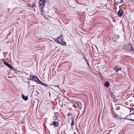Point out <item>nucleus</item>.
<instances>
[{
	"label": "nucleus",
	"instance_id": "obj_7",
	"mask_svg": "<svg viewBox=\"0 0 134 134\" xmlns=\"http://www.w3.org/2000/svg\"><path fill=\"white\" fill-rule=\"evenodd\" d=\"M46 2H43V1H40L39 2V7L40 8H44V3Z\"/></svg>",
	"mask_w": 134,
	"mask_h": 134
},
{
	"label": "nucleus",
	"instance_id": "obj_20",
	"mask_svg": "<svg viewBox=\"0 0 134 134\" xmlns=\"http://www.w3.org/2000/svg\"><path fill=\"white\" fill-rule=\"evenodd\" d=\"M35 3H33L32 5L31 6V7L33 8L35 7Z\"/></svg>",
	"mask_w": 134,
	"mask_h": 134
},
{
	"label": "nucleus",
	"instance_id": "obj_13",
	"mask_svg": "<svg viewBox=\"0 0 134 134\" xmlns=\"http://www.w3.org/2000/svg\"><path fill=\"white\" fill-rule=\"evenodd\" d=\"M38 82H39V84H40L41 85H43L44 86L46 87H47L48 86L47 84H46L45 83L42 82L41 81H39Z\"/></svg>",
	"mask_w": 134,
	"mask_h": 134
},
{
	"label": "nucleus",
	"instance_id": "obj_15",
	"mask_svg": "<svg viewBox=\"0 0 134 134\" xmlns=\"http://www.w3.org/2000/svg\"><path fill=\"white\" fill-rule=\"evenodd\" d=\"M74 118H72V120L71 123V126H73L74 124Z\"/></svg>",
	"mask_w": 134,
	"mask_h": 134
},
{
	"label": "nucleus",
	"instance_id": "obj_4",
	"mask_svg": "<svg viewBox=\"0 0 134 134\" xmlns=\"http://www.w3.org/2000/svg\"><path fill=\"white\" fill-rule=\"evenodd\" d=\"M126 119L128 120L134 121V115L129 114L125 117Z\"/></svg>",
	"mask_w": 134,
	"mask_h": 134
},
{
	"label": "nucleus",
	"instance_id": "obj_1",
	"mask_svg": "<svg viewBox=\"0 0 134 134\" xmlns=\"http://www.w3.org/2000/svg\"><path fill=\"white\" fill-rule=\"evenodd\" d=\"M29 80L35 81L38 84H39V81H40L37 77L35 76L30 77Z\"/></svg>",
	"mask_w": 134,
	"mask_h": 134
},
{
	"label": "nucleus",
	"instance_id": "obj_27",
	"mask_svg": "<svg viewBox=\"0 0 134 134\" xmlns=\"http://www.w3.org/2000/svg\"><path fill=\"white\" fill-rule=\"evenodd\" d=\"M53 120H55V119H53Z\"/></svg>",
	"mask_w": 134,
	"mask_h": 134
},
{
	"label": "nucleus",
	"instance_id": "obj_24",
	"mask_svg": "<svg viewBox=\"0 0 134 134\" xmlns=\"http://www.w3.org/2000/svg\"><path fill=\"white\" fill-rule=\"evenodd\" d=\"M87 65H89V63L88 62H87Z\"/></svg>",
	"mask_w": 134,
	"mask_h": 134
},
{
	"label": "nucleus",
	"instance_id": "obj_3",
	"mask_svg": "<svg viewBox=\"0 0 134 134\" xmlns=\"http://www.w3.org/2000/svg\"><path fill=\"white\" fill-rule=\"evenodd\" d=\"M63 39L62 36H60L59 37H58L57 39V41L58 43H59L63 45V44L62 43V39ZM64 45L66 46V43L64 42Z\"/></svg>",
	"mask_w": 134,
	"mask_h": 134
},
{
	"label": "nucleus",
	"instance_id": "obj_10",
	"mask_svg": "<svg viewBox=\"0 0 134 134\" xmlns=\"http://www.w3.org/2000/svg\"><path fill=\"white\" fill-rule=\"evenodd\" d=\"M44 8H40V10L41 11V14L42 15H44L45 14V13L44 9Z\"/></svg>",
	"mask_w": 134,
	"mask_h": 134
},
{
	"label": "nucleus",
	"instance_id": "obj_25",
	"mask_svg": "<svg viewBox=\"0 0 134 134\" xmlns=\"http://www.w3.org/2000/svg\"><path fill=\"white\" fill-rule=\"evenodd\" d=\"M28 5H28V6L29 7H30L31 6V5L30 4H29Z\"/></svg>",
	"mask_w": 134,
	"mask_h": 134
},
{
	"label": "nucleus",
	"instance_id": "obj_5",
	"mask_svg": "<svg viewBox=\"0 0 134 134\" xmlns=\"http://www.w3.org/2000/svg\"><path fill=\"white\" fill-rule=\"evenodd\" d=\"M124 48L126 50L131 51L133 48L131 44H129L127 46L124 47Z\"/></svg>",
	"mask_w": 134,
	"mask_h": 134
},
{
	"label": "nucleus",
	"instance_id": "obj_2",
	"mask_svg": "<svg viewBox=\"0 0 134 134\" xmlns=\"http://www.w3.org/2000/svg\"><path fill=\"white\" fill-rule=\"evenodd\" d=\"M73 106L76 108V106H77L81 109L82 107V103L80 102L75 101L74 102Z\"/></svg>",
	"mask_w": 134,
	"mask_h": 134
},
{
	"label": "nucleus",
	"instance_id": "obj_12",
	"mask_svg": "<svg viewBox=\"0 0 134 134\" xmlns=\"http://www.w3.org/2000/svg\"><path fill=\"white\" fill-rule=\"evenodd\" d=\"M22 98L25 100H27L28 99V97L27 96H25L23 94H22L21 95Z\"/></svg>",
	"mask_w": 134,
	"mask_h": 134
},
{
	"label": "nucleus",
	"instance_id": "obj_9",
	"mask_svg": "<svg viewBox=\"0 0 134 134\" xmlns=\"http://www.w3.org/2000/svg\"><path fill=\"white\" fill-rule=\"evenodd\" d=\"M123 10H121V8H120V10L118 11V14L119 16L120 17L122 16L123 13Z\"/></svg>",
	"mask_w": 134,
	"mask_h": 134
},
{
	"label": "nucleus",
	"instance_id": "obj_8",
	"mask_svg": "<svg viewBox=\"0 0 134 134\" xmlns=\"http://www.w3.org/2000/svg\"><path fill=\"white\" fill-rule=\"evenodd\" d=\"M114 68L115 70L117 72H118L119 71L121 70V68L119 66H115Z\"/></svg>",
	"mask_w": 134,
	"mask_h": 134
},
{
	"label": "nucleus",
	"instance_id": "obj_23",
	"mask_svg": "<svg viewBox=\"0 0 134 134\" xmlns=\"http://www.w3.org/2000/svg\"><path fill=\"white\" fill-rule=\"evenodd\" d=\"M84 59L87 62L88 60H87L85 58H84Z\"/></svg>",
	"mask_w": 134,
	"mask_h": 134
},
{
	"label": "nucleus",
	"instance_id": "obj_21",
	"mask_svg": "<svg viewBox=\"0 0 134 134\" xmlns=\"http://www.w3.org/2000/svg\"><path fill=\"white\" fill-rule=\"evenodd\" d=\"M40 1H43V2H46V0H39Z\"/></svg>",
	"mask_w": 134,
	"mask_h": 134
},
{
	"label": "nucleus",
	"instance_id": "obj_16",
	"mask_svg": "<svg viewBox=\"0 0 134 134\" xmlns=\"http://www.w3.org/2000/svg\"><path fill=\"white\" fill-rule=\"evenodd\" d=\"M68 116H69V119H71L70 118V116H71V117H72V114L71 113H68Z\"/></svg>",
	"mask_w": 134,
	"mask_h": 134
},
{
	"label": "nucleus",
	"instance_id": "obj_14",
	"mask_svg": "<svg viewBox=\"0 0 134 134\" xmlns=\"http://www.w3.org/2000/svg\"><path fill=\"white\" fill-rule=\"evenodd\" d=\"M104 85L107 87H108L110 85V84L109 82L108 81H107L104 83Z\"/></svg>",
	"mask_w": 134,
	"mask_h": 134
},
{
	"label": "nucleus",
	"instance_id": "obj_11",
	"mask_svg": "<svg viewBox=\"0 0 134 134\" xmlns=\"http://www.w3.org/2000/svg\"><path fill=\"white\" fill-rule=\"evenodd\" d=\"M53 125L55 127H58L59 125V123L57 122H56L55 121H53Z\"/></svg>",
	"mask_w": 134,
	"mask_h": 134
},
{
	"label": "nucleus",
	"instance_id": "obj_19",
	"mask_svg": "<svg viewBox=\"0 0 134 134\" xmlns=\"http://www.w3.org/2000/svg\"><path fill=\"white\" fill-rule=\"evenodd\" d=\"M8 66L9 67V68H11V69H13V67L10 64H9V65Z\"/></svg>",
	"mask_w": 134,
	"mask_h": 134
},
{
	"label": "nucleus",
	"instance_id": "obj_26",
	"mask_svg": "<svg viewBox=\"0 0 134 134\" xmlns=\"http://www.w3.org/2000/svg\"><path fill=\"white\" fill-rule=\"evenodd\" d=\"M34 86V85H33V86Z\"/></svg>",
	"mask_w": 134,
	"mask_h": 134
},
{
	"label": "nucleus",
	"instance_id": "obj_18",
	"mask_svg": "<svg viewBox=\"0 0 134 134\" xmlns=\"http://www.w3.org/2000/svg\"><path fill=\"white\" fill-rule=\"evenodd\" d=\"M4 64L5 65H6L7 66H8V65L9 64L6 61L4 62Z\"/></svg>",
	"mask_w": 134,
	"mask_h": 134
},
{
	"label": "nucleus",
	"instance_id": "obj_17",
	"mask_svg": "<svg viewBox=\"0 0 134 134\" xmlns=\"http://www.w3.org/2000/svg\"><path fill=\"white\" fill-rule=\"evenodd\" d=\"M122 0H119V1H118V2L119 3H124V1H122Z\"/></svg>",
	"mask_w": 134,
	"mask_h": 134
},
{
	"label": "nucleus",
	"instance_id": "obj_22",
	"mask_svg": "<svg viewBox=\"0 0 134 134\" xmlns=\"http://www.w3.org/2000/svg\"><path fill=\"white\" fill-rule=\"evenodd\" d=\"M130 110H133V111L134 110V109L133 108H130Z\"/></svg>",
	"mask_w": 134,
	"mask_h": 134
},
{
	"label": "nucleus",
	"instance_id": "obj_6",
	"mask_svg": "<svg viewBox=\"0 0 134 134\" xmlns=\"http://www.w3.org/2000/svg\"><path fill=\"white\" fill-rule=\"evenodd\" d=\"M112 115L113 116L114 118H116L118 119L120 117V115L116 114L114 111H112Z\"/></svg>",
	"mask_w": 134,
	"mask_h": 134
},
{
	"label": "nucleus",
	"instance_id": "obj_28",
	"mask_svg": "<svg viewBox=\"0 0 134 134\" xmlns=\"http://www.w3.org/2000/svg\"><path fill=\"white\" fill-rule=\"evenodd\" d=\"M122 1H123V0H122Z\"/></svg>",
	"mask_w": 134,
	"mask_h": 134
}]
</instances>
